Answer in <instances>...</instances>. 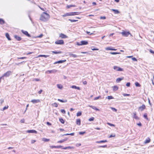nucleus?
I'll return each mask as SVG.
<instances>
[{
    "label": "nucleus",
    "mask_w": 154,
    "mask_h": 154,
    "mask_svg": "<svg viewBox=\"0 0 154 154\" xmlns=\"http://www.w3.org/2000/svg\"><path fill=\"white\" fill-rule=\"evenodd\" d=\"M49 17V15L46 12H44L41 15L40 20L44 22H46L48 20Z\"/></svg>",
    "instance_id": "obj_1"
},
{
    "label": "nucleus",
    "mask_w": 154,
    "mask_h": 154,
    "mask_svg": "<svg viewBox=\"0 0 154 154\" xmlns=\"http://www.w3.org/2000/svg\"><path fill=\"white\" fill-rule=\"evenodd\" d=\"M88 44V42L86 41H82L80 42H77V45L79 46L86 45Z\"/></svg>",
    "instance_id": "obj_2"
},
{
    "label": "nucleus",
    "mask_w": 154,
    "mask_h": 154,
    "mask_svg": "<svg viewBox=\"0 0 154 154\" xmlns=\"http://www.w3.org/2000/svg\"><path fill=\"white\" fill-rule=\"evenodd\" d=\"M11 71H8L5 73L2 76L3 77V79L4 80V77H8L10 75L11 73Z\"/></svg>",
    "instance_id": "obj_3"
},
{
    "label": "nucleus",
    "mask_w": 154,
    "mask_h": 154,
    "mask_svg": "<svg viewBox=\"0 0 154 154\" xmlns=\"http://www.w3.org/2000/svg\"><path fill=\"white\" fill-rule=\"evenodd\" d=\"M121 33L123 36L125 37L128 36L129 35H130L131 36H132L131 34L129 32H126L124 31L122 32Z\"/></svg>",
    "instance_id": "obj_4"
},
{
    "label": "nucleus",
    "mask_w": 154,
    "mask_h": 154,
    "mask_svg": "<svg viewBox=\"0 0 154 154\" xmlns=\"http://www.w3.org/2000/svg\"><path fill=\"white\" fill-rule=\"evenodd\" d=\"M68 14H67L68 16H74L75 15H76L79 14H80V12H71L69 13H68Z\"/></svg>",
    "instance_id": "obj_5"
},
{
    "label": "nucleus",
    "mask_w": 154,
    "mask_h": 154,
    "mask_svg": "<svg viewBox=\"0 0 154 154\" xmlns=\"http://www.w3.org/2000/svg\"><path fill=\"white\" fill-rule=\"evenodd\" d=\"M55 43L56 44L61 45L63 44L64 42L63 40H58L55 42Z\"/></svg>",
    "instance_id": "obj_6"
},
{
    "label": "nucleus",
    "mask_w": 154,
    "mask_h": 154,
    "mask_svg": "<svg viewBox=\"0 0 154 154\" xmlns=\"http://www.w3.org/2000/svg\"><path fill=\"white\" fill-rule=\"evenodd\" d=\"M113 69L117 71H123V69L122 68L116 66H114Z\"/></svg>",
    "instance_id": "obj_7"
},
{
    "label": "nucleus",
    "mask_w": 154,
    "mask_h": 154,
    "mask_svg": "<svg viewBox=\"0 0 154 154\" xmlns=\"http://www.w3.org/2000/svg\"><path fill=\"white\" fill-rule=\"evenodd\" d=\"M21 31L22 33H23L26 36L29 37H31V35L29 34L28 32L27 31H24L23 30H22Z\"/></svg>",
    "instance_id": "obj_8"
},
{
    "label": "nucleus",
    "mask_w": 154,
    "mask_h": 154,
    "mask_svg": "<svg viewBox=\"0 0 154 154\" xmlns=\"http://www.w3.org/2000/svg\"><path fill=\"white\" fill-rule=\"evenodd\" d=\"M31 102L33 104L40 102V100L39 99H33L31 100Z\"/></svg>",
    "instance_id": "obj_9"
},
{
    "label": "nucleus",
    "mask_w": 154,
    "mask_h": 154,
    "mask_svg": "<svg viewBox=\"0 0 154 154\" xmlns=\"http://www.w3.org/2000/svg\"><path fill=\"white\" fill-rule=\"evenodd\" d=\"M146 108V106L145 105L143 104L142 106L139 107L138 109L139 110H140L141 111H142Z\"/></svg>",
    "instance_id": "obj_10"
},
{
    "label": "nucleus",
    "mask_w": 154,
    "mask_h": 154,
    "mask_svg": "<svg viewBox=\"0 0 154 154\" xmlns=\"http://www.w3.org/2000/svg\"><path fill=\"white\" fill-rule=\"evenodd\" d=\"M59 37L62 38H67V36L62 33H61L59 35Z\"/></svg>",
    "instance_id": "obj_11"
},
{
    "label": "nucleus",
    "mask_w": 154,
    "mask_h": 154,
    "mask_svg": "<svg viewBox=\"0 0 154 154\" xmlns=\"http://www.w3.org/2000/svg\"><path fill=\"white\" fill-rule=\"evenodd\" d=\"M26 132L29 133H32L35 134L37 133V131L34 130H28L26 131Z\"/></svg>",
    "instance_id": "obj_12"
},
{
    "label": "nucleus",
    "mask_w": 154,
    "mask_h": 154,
    "mask_svg": "<svg viewBox=\"0 0 154 154\" xmlns=\"http://www.w3.org/2000/svg\"><path fill=\"white\" fill-rule=\"evenodd\" d=\"M57 71V70L54 69L51 70H48L47 72H48L49 73H55Z\"/></svg>",
    "instance_id": "obj_13"
},
{
    "label": "nucleus",
    "mask_w": 154,
    "mask_h": 154,
    "mask_svg": "<svg viewBox=\"0 0 154 154\" xmlns=\"http://www.w3.org/2000/svg\"><path fill=\"white\" fill-rule=\"evenodd\" d=\"M14 37L16 40L18 41H20L21 39V38L17 35H14Z\"/></svg>",
    "instance_id": "obj_14"
},
{
    "label": "nucleus",
    "mask_w": 154,
    "mask_h": 154,
    "mask_svg": "<svg viewBox=\"0 0 154 154\" xmlns=\"http://www.w3.org/2000/svg\"><path fill=\"white\" fill-rule=\"evenodd\" d=\"M124 79V77H122V78H119L117 79L116 80V82L117 83H119L122 80H123Z\"/></svg>",
    "instance_id": "obj_15"
},
{
    "label": "nucleus",
    "mask_w": 154,
    "mask_h": 154,
    "mask_svg": "<svg viewBox=\"0 0 154 154\" xmlns=\"http://www.w3.org/2000/svg\"><path fill=\"white\" fill-rule=\"evenodd\" d=\"M106 50H112V51H116V49L111 48L110 47H108L106 48Z\"/></svg>",
    "instance_id": "obj_16"
},
{
    "label": "nucleus",
    "mask_w": 154,
    "mask_h": 154,
    "mask_svg": "<svg viewBox=\"0 0 154 154\" xmlns=\"http://www.w3.org/2000/svg\"><path fill=\"white\" fill-rule=\"evenodd\" d=\"M71 88H72L77 89L79 90L80 89V88L79 87H77L75 85H72L71 87Z\"/></svg>",
    "instance_id": "obj_17"
},
{
    "label": "nucleus",
    "mask_w": 154,
    "mask_h": 154,
    "mask_svg": "<svg viewBox=\"0 0 154 154\" xmlns=\"http://www.w3.org/2000/svg\"><path fill=\"white\" fill-rule=\"evenodd\" d=\"M5 21L2 19L0 18V24L3 25L5 23Z\"/></svg>",
    "instance_id": "obj_18"
},
{
    "label": "nucleus",
    "mask_w": 154,
    "mask_h": 154,
    "mask_svg": "<svg viewBox=\"0 0 154 154\" xmlns=\"http://www.w3.org/2000/svg\"><path fill=\"white\" fill-rule=\"evenodd\" d=\"M89 106L96 111H99V109H98L96 107H95L94 106H92L91 105V106L89 105Z\"/></svg>",
    "instance_id": "obj_19"
},
{
    "label": "nucleus",
    "mask_w": 154,
    "mask_h": 154,
    "mask_svg": "<svg viewBox=\"0 0 154 154\" xmlns=\"http://www.w3.org/2000/svg\"><path fill=\"white\" fill-rule=\"evenodd\" d=\"M113 11L115 14H119V11L117 10L112 9L111 10Z\"/></svg>",
    "instance_id": "obj_20"
},
{
    "label": "nucleus",
    "mask_w": 154,
    "mask_h": 154,
    "mask_svg": "<svg viewBox=\"0 0 154 154\" xmlns=\"http://www.w3.org/2000/svg\"><path fill=\"white\" fill-rule=\"evenodd\" d=\"M69 55L70 57H72L75 58L77 57H78L77 55L72 53L69 54Z\"/></svg>",
    "instance_id": "obj_21"
},
{
    "label": "nucleus",
    "mask_w": 154,
    "mask_h": 154,
    "mask_svg": "<svg viewBox=\"0 0 154 154\" xmlns=\"http://www.w3.org/2000/svg\"><path fill=\"white\" fill-rule=\"evenodd\" d=\"M5 36L8 40H11L10 38V35L8 33H7L5 34Z\"/></svg>",
    "instance_id": "obj_22"
},
{
    "label": "nucleus",
    "mask_w": 154,
    "mask_h": 154,
    "mask_svg": "<svg viewBox=\"0 0 154 154\" xmlns=\"http://www.w3.org/2000/svg\"><path fill=\"white\" fill-rule=\"evenodd\" d=\"M62 147V146H51V148H61Z\"/></svg>",
    "instance_id": "obj_23"
},
{
    "label": "nucleus",
    "mask_w": 154,
    "mask_h": 154,
    "mask_svg": "<svg viewBox=\"0 0 154 154\" xmlns=\"http://www.w3.org/2000/svg\"><path fill=\"white\" fill-rule=\"evenodd\" d=\"M150 141V139L148 137L144 143H149Z\"/></svg>",
    "instance_id": "obj_24"
},
{
    "label": "nucleus",
    "mask_w": 154,
    "mask_h": 154,
    "mask_svg": "<svg viewBox=\"0 0 154 154\" xmlns=\"http://www.w3.org/2000/svg\"><path fill=\"white\" fill-rule=\"evenodd\" d=\"M76 124L77 125H81V120L79 119H77L76 121Z\"/></svg>",
    "instance_id": "obj_25"
},
{
    "label": "nucleus",
    "mask_w": 154,
    "mask_h": 154,
    "mask_svg": "<svg viewBox=\"0 0 154 154\" xmlns=\"http://www.w3.org/2000/svg\"><path fill=\"white\" fill-rule=\"evenodd\" d=\"M133 118L136 119L138 120L139 119V118L136 115V112L134 113Z\"/></svg>",
    "instance_id": "obj_26"
},
{
    "label": "nucleus",
    "mask_w": 154,
    "mask_h": 154,
    "mask_svg": "<svg viewBox=\"0 0 154 154\" xmlns=\"http://www.w3.org/2000/svg\"><path fill=\"white\" fill-rule=\"evenodd\" d=\"M67 138H65L63 140H59L57 142L58 143H62L65 141H66L67 140Z\"/></svg>",
    "instance_id": "obj_27"
},
{
    "label": "nucleus",
    "mask_w": 154,
    "mask_h": 154,
    "mask_svg": "<svg viewBox=\"0 0 154 154\" xmlns=\"http://www.w3.org/2000/svg\"><path fill=\"white\" fill-rule=\"evenodd\" d=\"M76 6L74 5H67L66 6L67 8L68 9L69 8L71 7H75Z\"/></svg>",
    "instance_id": "obj_28"
},
{
    "label": "nucleus",
    "mask_w": 154,
    "mask_h": 154,
    "mask_svg": "<svg viewBox=\"0 0 154 154\" xmlns=\"http://www.w3.org/2000/svg\"><path fill=\"white\" fill-rule=\"evenodd\" d=\"M57 100L58 101H59L62 103H66L67 102V100H61V99H58Z\"/></svg>",
    "instance_id": "obj_29"
},
{
    "label": "nucleus",
    "mask_w": 154,
    "mask_h": 154,
    "mask_svg": "<svg viewBox=\"0 0 154 154\" xmlns=\"http://www.w3.org/2000/svg\"><path fill=\"white\" fill-rule=\"evenodd\" d=\"M66 61V60H59L57 61H58V63H62L64 62H65Z\"/></svg>",
    "instance_id": "obj_30"
},
{
    "label": "nucleus",
    "mask_w": 154,
    "mask_h": 154,
    "mask_svg": "<svg viewBox=\"0 0 154 154\" xmlns=\"http://www.w3.org/2000/svg\"><path fill=\"white\" fill-rule=\"evenodd\" d=\"M107 142V141L106 140H101L100 141H97L96 142V143H100L106 142Z\"/></svg>",
    "instance_id": "obj_31"
},
{
    "label": "nucleus",
    "mask_w": 154,
    "mask_h": 154,
    "mask_svg": "<svg viewBox=\"0 0 154 154\" xmlns=\"http://www.w3.org/2000/svg\"><path fill=\"white\" fill-rule=\"evenodd\" d=\"M59 121L62 124H64V120L62 118H61L59 119Z\"/></svg>",
    "instance_id": "obj_32"
},
{
    "label": "nucleus",
    "mask_w": 154,
    "mask_h": 154,
    "mask_svg": "<svg viewBox=\"0 0 154 154\" xmlns=\"http://www.w3.org/2000/svg\"><path fill=\"white\" fill-rule=\"evenodd\" d=\"M52 52L55 54H61V52L60 51H52Z\"/></svg>",
    "instance_id": "obj_33"
},
{
    "label": "nucleus",
    "mask_w": 154,
    "mask_h": 154,
    "mask_svg": "<svg viewBox=\"0 0 154 154\" xmlns=\"http://www.w3.org/2000/svg\"><path fill=\"white\" fill-rule=\"evenodd\" d=\"M135 85L136 86V87H140L141 86L140 85L138 82H135Z\"/></svg>",
    "instance_id": "obj_34"
},
{
    "label": "nucleus",
    "mask_w": 154,
    "mask_h": 154,
    "mask_svg": "<svg viewBox=\"0 0 154 154\" xmlns=\"http://www.w3.org/2000/svg\"><path fill=\"white\" fill-rule=\"evenodd\" d=\"M110 54H120V52H110Z\"/></svg>",
    "instance_id": "obj_35"
},
{
    "label": "nucleus",
    "mask_w": 154,
    "mask_h": 154,
    "mask_svg": "<svg viewBox=\"0 0 154 154\" xmlns=\"http://www.w3.org/2000/svg\"><path fill=\"white\" fill-rule=\"evenodd\" d=\"M114 98L112 96H108L106 97V99H107L108 100H110L111 99H113Z\"/></svg>",
    "instance_id": "obj_36"
},
{
    "label": "nucleus",
    "mask_w": 154,
    "mask_h": 154,
    "mask_svg": "<svg viewBox=\"0 0 154 154\" xmlns=\"http://www.w3.org/2000/svg\"><path fill=\"white\" fill-rule=\"evenodd\" d=\"M113 90L117 91L118 89V87L116 86H114L113 87Z\"/></svg>",
    "instance_id": "obj_37"
},
{
    "label": "nucleus",
    "mask_w": 154,
    "mask_h": 154,
    "mask_svg": "<svg viewBox=\"0 0 154 154\" xmlns=\"http://www.w3.org/2000/svg\"><path fill=\"white\" fill-rule=\"evenodd\" d=\"M82 113L81 112H79L77 113L76 116H79L82 115Z\"/></svg>",
    "instance_id": "obj_38"
},
{
    "label": "nucleus",
    "mask_w": 154,
    "mask_h": 154,
    "mask_svg": "<svg viewBox=\"0 0 154 154\" xmlns=\"http://www.w3.org/2000/svg\"><path fill=\"white\" fill-rule=\"evenodd\" d=\"M100 98L101 99V96H99L98 97H95L94 99V100H97Z\"/></svg>",
    "instance_id": "obj_39"
},
{
    "label": "nucleus",
    "mask_w": 154,
    "mask_h": 154,
    "mask_svg": "<svg viewBox=\"0 0 154 154\" xmlns=\"http://www.w3.org/2000/svg\"><path fill=\"white\" fill-rule=\"evenodd\" d=\"M69 20L71 22H75L78 21L77 20H71L70 19H69Z\"/></svg>",
    "instance_id": "obj_40"
},
{
    "label": "nucleus",
    "mask_w": 154,
    "mask_h": 154,
    "mask_svg": "<svg viewBox=\"0 0 154 154\" xmlns=\"http://www.w3.org/2000/svg\"><path fill=\"white\" fill-rule=\"evenodd\" d=\"M57 86L59 89H61L62 88V86L61 85L57 84Z\"/></svg>",
    "instance_id": "obj_41"
},
{
    "label": "nucleus",
    "mask_w": 154,
    "mask_h": 154,
    "mask_svg": "<svg viewBox=\"0 0 154 154\" xmlns=\"http://www.w3.org/2000/svg\"><path fill=\"white\" fill-rule=\"evenodd\" d=\"M143 117H144V118H145V119H148V118H147V114L146 113H145L144 115H143Z\"/></svg>",
    "instance_id": "obj_42"
},
{
    "label": "nucleus",
    "mask_w": 154,
    "mask_h": 154,
    "mask_svg": "<svg viewBox=\"0 0 154 154\" xmlns=\"http://www.w3.org/2000/svg\"><path fill=\"white\" fill-rule=\"evenodd\" d=\"M94 118L93 117H91V118H89L88 119V121H94Z\"/></svg>",
    "instance_id": "obj_43"
},
{
    "label": "nucleus",
    "mask_w": 154,
    "mask_h": 154,
    "mask_svg": "<svg viewBox=\"0 0 154 154\" xmlns=\"http://www.w3.org/2000/svg\"><path fill=\"white\" fill-rule=\"evenodd\" d=\"M111 108L113 111L116 112L117 111V109H115L114 108L111 107Z\"/></svg>",
    "instance_id": "obj_44"
},
{
    "label": "nucleus",
    "mask_w": 154,
    "mask_h": 154,
    "mask_svg": "<svg viewBox=\"0 0 154 154\" xmlns=\"http://www.w3.org/2000/svg\"><path fill=\"white\" fill-rule=\"evenodd\" d=\"M85 133H86V132L85 131L79 132V134L80 135H83L84 134H85Z\"/></svg>",
    "instance_id": "obj_45"
},
{
    "label": "nucleus",
    "mask_w": 154,
    "mask_h": 154,
    "mask_svg": "<svg viewBox=\"0 0 154 154\" xmlns=\"http://www.w3.org/2000/svg\"><path fill=\"white\" fill-rule=\"evenodd\" d=\"M52 105L55 107H57L58 106L57 104L56 103H54Z\"/></svg>",
    "instance_id": "obj_46"
},
{
    "label": "nucleus",
    "mask_w": 154,
    "mask_h": 154,
    "mask_svg": "<svg viewBox=\"0 0 154 154\" xmlns=\"http://www.w3.org/2000/svg\"><path fill=\"white\" fill-rule=\"evenodd\" d=\"M123 95L125 97V96H130V94H123Z\"/></svg>",
    "instance_id": "obj_47"
},
{
    "label": "nucleus",
    "mask_w": 154,
    "mask_h": 154,
    "mask_svg": "<svg viewBox=\"0 0 154 154\" xmlns=\"http://www.w3.org/2000/svg\"><path fill=\"white\" fill-rule=\"evenodd\" d=\"M60 111L62 113H63V114L66 113V111L64 109H61Z\"/></svg>",
    "instance_id": "obj_48"
},
{
    "label": "nucleus",
    "mask_w": 154,
    "mask_h": 154,
    "mask_svg": "<svg viewBox=\"0 0 154 154\" xmlns=\"http://www.w3.org/2000/svg\"><path fill=\"white\" fill-rule=\"evenodd\" d=\"M17 58L18 59H23L26 58V57H17Z\"/></svg>",
    "instance_id": "obj_49"
},
{
    "label": "nucleus",
    "mask_w": 154,
    "mask_h": 154,
    "mask_svg": "<svg viewBox=\"0 0 154 154\" xmlns=\"http://www.w3.org/2000/svg\"><path fill=\"white\" fill-rule=\"evenodd\" d=\"M131 85V83L130 82H127L126 84V86L128 87H129Z\"/></svg>",
    "instance_id": "obj_50"
},
{
    "label": "nucleus",
    "mask_w": 154,
    "mask_h": 154,
    "mask_svg": "<svg viewBox=\"0 0 154 154\" xmlns=\"http://www.w3.org/2000/svg\"><path fill=\"white\" fill-rule=\"evenodd\" d=\"M43 36V35L42 34H41L40 35L37 36L36 38H41Z\"/></svg>",
    "instance_id": "obj_51"
},
{
    "label": "nucleus",
    "mask_w": 154,
    "mask_h": 154,
    "mask_svg": "<svg viewBox=\"0 0 154 154\" xmlns=\"http://www.w3.org/2000/svg\"><path fill=\"white\" fill-rule=\"evenodd\" d=\"M43 140L45 142H47L49 140L45 138H43Z\"/></svg>",
    "instance_id": "obj_52"
},
{
    "label": "nucleus",
    "mask_w": 154,
    "mask_h": 154,
    "mask_svg": "<svg viewBox=\"0 0 154 154\" xmlns=\"http://www.w3.org/2000/svg\"><path fill=\"white\" fill-rule=\"evenodd\" d=\"M40 80L38 79H36V78H35V79H33V81H38Z\"/></svg>",
    "instance_id": "obj_53"
},
{
    "label": "nucleus",
    "mask_w": 154,
    "mask_h": 154,
    "mask_svg": "<svg viewBox=\"0 0 154 154\" xmlns=\"http://www.w3.org/2000/svg\"><path fill=\"white\" fill-rule=\"evenodd\" d=\"M107 124L108 125H109L110 126H115V125L114 124H111V123H107Z\"/></svg>",
    "instance_id": "obj_54"
},
{
    "label": "nucleus",
    "mask_w": 154,
    "mask_h": 154,
    "mask_svg": "<svg viewBox=\"0 0 154 154\" xmlns=\"http://www.w3.org/2000/svg\"><path fill=\"white\" fill-rule=\"evenodd\" d=\"M8 106H4V108H3V111H4V110L7 109L8 108Z\"/></svg>",
    "instance_id": "obj_55"
},
{
    "label": "nucleus",
    "mask_w": 154,
    "mask_h": 154,
    "mask_svg": "<svg viewBox=\"0 0 154 154\" xmlns=\"http://www.w3.org/2000/svg\"><path fill=\"white\" fill-rule=\"evenodd\" d=\"M106 147H107V145H104V146H99V147L106 148Z\"/></svg>",
    "instance_id": "obj_56"
},
{
    "label": "nucleus",
    "mask_w": 154,
    "mask_h": 154,
    "mask_svg": "<svg viewBox=\"0 0 154 154\" xmlns=\"http://www.w3.org/2000/svg\"><path fill=\"white\" fill-rule=\"evenodd\" d=\"M132 59L134 61H137V60L136 59V58H135L134 57H132Z\"/></svg>",
    "instance_id": "obj_57"
},
{
    "label": "nucleus",
    "mask_w": 154,
    "mask_h": 154,
    "mask_svg": "<svg viewBox=\"0 0 154 154\" xmlns=\"http://www.w3.org/2000/svg\"><path fill=\"white\" fill-rule=\"evenodd\" d=\"M106 19V17L105 16H101L100 17V19Z\"/></svg>",
    "instance_id": "obj_58"
},
{
    "label": "nucleus",
    "mask_w": 154,
    "mask_h": 154,
    "mask_svg": "<svg viewBox=\"0 0 154 154\" xmlns=\"http://www.w3.org/2000/svg\"><path fill=\"white\" fill-rule=\"evenodd\" d=\"M86 32L87 34H89L90 35L94 34V33H90V32H88V31H86Z\"/></svg>",
    "instance_id": "obj_59"
},
{
    "label": "nucleus",
    "mask_w": 154,
    "mask_h": 154,
    "mask_svg": "<svg viewBox=\"0 0 154 154\" xmlns=\"http://www.w3.org/2000/svg\"><path fill=\"white\" fill-rule=\"evenodd\" d=\"M4 101V100L3 99H1L0 100V103L1 104H2V103H3Z\"/></svg>",
    "instance_id": "obj_60"
},
{
    "label": "nucleus",
    "mask_w": 154,
    "mask_h": 154,
    "mask_svg": "<svg viewBox=\"0 0 154 154\" xmlns=\"http://www.w3.org/2000/svg\"><path fill=\"white\" fill-rule=\"evenodd\" d=\"M49 56V55H43L42 57L46 58Z\"/></svg>",
    "instance_id": "obj_61"
},
{
    "label": "nucleus",
    "mask_w": 154,
    "mask_h": 154,
    "mask_svg": "<svg viewBox=\"0 0 154 154\" xmlns=\"http://www.w3.org/2000/svg\"><path fill=\"white\" fill-rule=\"evenodd\" d=\"M91 50L92 51H96L98 50H99L98 48H91Z\"/></svg>",
    "instance_id": "obj_62"
},
{
    "label": "nucleus",
    "mask_w": 154,
    "mask_h": 154,
    "mask_svg": "<svg viewBox=\"0 0 154 154\" xmlns=\"http://www.w3.org/2000/svg\"><path fill=\"white\" fill-rule=\"evenodd\" d=\"M149 51L150 53H151L154 54V51H153L152 50L150 49L149 50Z\"/></svg>",
    "instance_id": "obj_63"
},
{
    "label": "nucleus",
    "mask_w": 154,
    "mask_h": 154,
    "mask_svg": "<svg viewBox=\"0 0 154 154\" xmlns=\"http://www.w3.org/2000/svg\"><path fill=\"white\" fill-rule=\"evenodd\" d=\"M137 125L139 126H142V124L140 122L139 123H137Z\"/></svg>",
    "instance_id": "obj_64"
}]
</instances>
